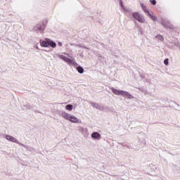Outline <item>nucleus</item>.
I'll list each match as a JSON object with an SVG mask.
<instances>
[{"instance_id":"1","label":"nucleus","mask_w":180,"mask_h":180,"mask_svg":"<svg viewBox=\"0 0 180 180\" xmlns=\"http://www.w3.org/2000/svg\"><path fill=\"white\" fill-rule=\"evenodd\" d=\"M111 91L112 94H114V95L124 96V98H126L127 99H133V98H134V96L130 94V93L124 91L123 90H117V89L112 88Z\"/></svg>"},{"instance_id":"2","label":"nucleus","mask_w":180,"mask_h":180,"mask_svg":"<svg viewBox=\"0 0 180 180\" xmlns=\"http://www.w3.org/2000/svg\"><path fill=\"white\" fill-rule=\"evenodd\" d=\"M47 25V21H43L42 22H39L37 24L33 27L34 32H37V33H43L44 30L46 29V26Z\"/></svg>"},{"instance_id":"3","label":"nucleus","mask_w":180,"mask_h":180,"mask_svg":"<svg viewBox=\"0 0 180 180\" xmlns=\"http://www.w3.org/2000/svg\"><path fill=\"white\" fill-rule=\"evenodd\" d=\"M56 57H58L61 60H63V61H65L66 63H68V64L73 65L74 67H78V63L71 60L70 58L64 55H60V53H56Z\"/></svg>"},{"instance_id":"4","label":"nucleus","mask_w":180,"mask_h":180,"mask_svg":"<svg viewBox=\"0 0 180 180\" xmlns=\"http://www.w3.org/2000/svg\"><path fill=\"white\" fill-rule=\"evenodd\" d=\"M133 18L139 22L140 23H146V18H144V15L139 12H134L132 13Z\"/></svg>"},{"instance_id":"5","label":"nucleus","mask_w":180,"mask_h":180,"mask_svg":"<svg viewBox=\"0 0 180 180\" xmlns=\"http://www.w3.org/2000/svg\"><path fill=\"white\" fill-rule=\"evenodd\" d=\"M89 104L92 106V108H95L98 110H102L103 112H106V110L108 109V107L98 103L89 102Z\"/></svg>"},{"instance_id":"6","label":"nucleus","mask_w":180,"mask_h":180,"mask_svg":"<svg viewBox=\"0 0 180 180\" xmlns=\"http://www.w3.org/2000/svg\"><path fill=\"white\" fill-rule=\"evenodd\" d=\"M62 116H63V117H64V119H66V120H70V122H72L73 123H78V118L71 115L70 114L63 113Z\"/></svg>"},{"instance_id":"7","label":"nucleus","mask_w":180,"mask_h":180,"mask_svg":"<svg viewBox=\"0 0 180 180\" xmlns=\"http://www.w3.org/2000/svg\"><path fill=\"white\" fill-rule=\"evenodd\" d=\"M161 23L164 27H166V29H172V25H171V22H169V20L167 18H162Z\"/></svg>"},{"instance_id":"8","label":"nucleus","mask_w":180,"mask_h":180,"mask_svg":"<svg viewBox=\"0 0 180 180\" xmlns=\"http://www.w3.org/2000/svg\"><path fill=\"white\" fill-rule=\"evenodd\" d=\"M50 39L46 38L45 40L40 39L39 43L41 47H50Z\"/></svg>"},{"instance_id":"9","label":"nucleus","mask_w":180,"mask_h":180,"mask_svg":"<svg viewBox=\"0 0 180 180\" xmlns=\"http://www.w3.org/2000/svg\"><path fill=\"white\" fill-rule=\"evenodd\" d=\"M6 140H8V141H12L13 143H17V144H20V146H23V144L19 143V141H18L16 139L12 136L6 135Z\"/></svg>"},{"instance_id":"10","label":"nucleus","mask_w":180,"mask_h":180,"mask_svg":"<svg viewBox=\"0 0 180 180\" xmlns=\"http://www.w3.org/2000/svg\"><path fill=\"white\" fill-rule=\"evenodd\" d=\"M169 105L170 107L174 108V109H176V110H179V112H180V106H179V105H178L174 101H170L169 103Z\"/></svg>"},{"instance_id":"11","label":"nucleus","mask_w":180,"mask_h":180,"mask_svg":"<svg viewBox=\"0 0 180 180\" xmlns=\"http://www.w3.org/2000/svg\"><path fill=\"white\" fill-rule=\"evenodd\" d=\"M92 139H95L96 140H101V134L98 132H94L91 134Z\"/></svg>"},{"instance_id":"12","label":"nucleus","mask_w":180,"mask_h":180,"mask_svg":"<svg viewBox=\"0 0 180 180\" xmlns=\"http://www.w3.org/2000/svg\"><path fill=\"white\" fill-rule=\"evenodd\" d=\"M49 46L50 47H52V49H56V47H57V44L56 43V41L49 39Z\"/></svg>"},{"instance_id":"13","label":"nucleus","mask_w":180,"mask_h":180,"mask_svg":"<svg viewBox=\"0 0 180 180\" xmlns=\"http://www.w3.org/2000/svg\"><path fill=\"white\" fill-rule=\"evenodd\" d=\"M76 70L79 74H84V68H82V66H77Z\"/></svg>"},{"instance_id":"14","label":"nucleus","mask_w":180,"mask_h":180,"mask_svg":"<svg viewBox=\"0 0 180 180\" xmlns=\"http://www.w3.org/2000/svg\"><path fill=\"white\" fill-rule=\"evenodd\" d=\"M125 15L128 17L131 18V16H133V13L129 10H125Z\"/></svg>"},{"instance_id":"15","label":"nucleus","mask_w":180,"mask_h":180,"mask_svg":"<svg viewBox=\"0 0 180 180\" xmlns=\"http://www.w3.org/2000/svg\"><path fill=\"white\" fill-rule=\"evenodd\" d=\"M148 16H149V18L152 19V20H153L154 22H156L157 16L152 15L150 13H148Z\"/></svg>"},{"instance_id":"16","label":"nucleus","mask_w":180,"mask_h":180,"mask_svg":"<svg viewBox=\"0 0 180 180\" xmlns=\"http://www.w3.org/2000/svg\"><path fill=\"white\" fill-rule=\"evenodd\" d=\"M139 91H141V92H143V94H145V95H148V91H147V89H146L144 87H141L139 88Z\"/></svg>"},{"instance_id":"17","label":"nucleus","mask_w":180,"mask_h":180,"mask_svg":"<svg viewBox=\"0 0 180 180\" xmlns=\"http://www.w3.org/2000/svg\"><path fill=\"white\" fill-rule=\"evenodd\" d=\"M155 38L158 39V40H160V41H164V37L161 34L156 35Z\"/></svg>"},{"instance_id":"18","label":"nucleus","mask_w":180,"mask_h":180,"mask_svg":"<svg viewBox=\"0 0 180 180\" xmlns=\"http://www.w3.org/2000/svg\"><path fill=\"white\" fill-rule=\"evenodd\" d=\"M74 108V105L71 104H68L65 106L66 110H72V108Z\"/></svg>"},{"instance_id":"19","label":"nucleus","mask_w":180,"mask_h":180,"mask_svg":"<svg viewBox=\"0 0 180 180\" xmlns=\"http://www.w3.org/2000/svg\"><path fill=\"white\" fill-rule=\"evenodd\" d=\"M27 109H33V106L27 104L26 105H24L23 110H27Z\"/></svg>"},{"instance_id":"20","label":"nucleus","mask_w":180,"mask_h":180,"mask_svg":"<svg viewBox=\"0 0 180 180\" xmlns=\"http://www.w3.org/2000/svg\"><path fill=\"white\" fill-rule=\"evenodd\" d=\"M141 7H142L143 11H144V12H145L146 13H148H148H150V11H148V10H147V8H146V6H143V4H141Z\"/></svg>"},{"instance_id":"21","label":"nucleus","mask_w":180,"mask_h":180,"mask_svg":"<svg viewBox=\"0 0 180 180\" xmlns=\"http://www.w3.org/2000/svg\"><path fill=\"white\" fill-rule=\"evenodd\" d=\"M164 64L165 65H168V64H169V60L168 58L165 59Z\"/></svg>"},{"instance_id":"22","label":"nucleus","mask_w":180,"mask_h":180,"mask_svg":"<svg viewBox=\"0 0 180 180\" xmlns=\"http://www.w3.org/2000/svg\"><path fill=\"white\" fill-rule=\"evenodd\" d=\"M150 3L151 4V5H156L157 4V1L150 0Z\"/></svg>"},{"instance_id":"23","label":"nucleus","mask_w":180,"mask_h":180,"mask_svg":"<svg viewBox=\"0 0 180 180\" xmlns=\"http://www.w3.org/2000/svg\"><path fill=\"white\" fill-rule=\"evenodd\" d=\"M79 46L81 48V49H88V48L86 46H85V45H79Z\"/></svg>"},{"instance_id":"24","label":"nucleus","mask_w":180,"mask_h":180,"mask_svg":"<svg viewBox=\"0 0 180 180\" xmlns=\"http://www.w3.org/2000/svg\"><path fill=\"white\" fill-rule=\"evenodd\" d=\"M98 60L102 61V60H103V57H102V56H98Z\"/></svg>"},{"instance_id":"25","label":"nucleus","mask_w":180,"mask_h":180,"mask_svg":"<svg viewBox=\"0 0 180 180\" xmlns=\"http://www.w3.org/2000/svg\"><path fill=\"white\" fill-rule=\"evenodd\" d=\"M58 46H59V47H61L63 46V43L62 42H58Z\"/></svg>"},{"instance_id":"26","label":"nucleus","mask_w":180,"mask_h":180,"mask_svg":"<svg viewBox=\"0 0 180 180\" xmlns=\"http://www.w3.org/2000/svg\"><path fill=\"white\" fill-rule=\"evenodd\" d=\"M35 49H37V50H40V49L39 48V46L37 45L35 46Z\"/></svg>"}]
</instances>
